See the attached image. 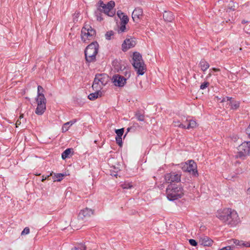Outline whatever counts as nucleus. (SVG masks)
Masks as SVG:
<instances>
[{
    "instance_id": "864d4df0",
    "label": "nucleus",
    "mask_w": 250,
    "mask_h": 250,
    "mask_svg": "<svg viewBox=\"0 0 250 250\" xmlns=\"http://www.w3.org/2000/svg\"><path fill=\"white\" fill-rule=\"evenodd\" d=\"M129 130H130V128H128L127 129V132L129 131Z\"/></svg>"
},
{
    "instance_id": "f704fd0d",
    "label": "nucleus",
    "mask_w": 250,
    "mask_h": 250,
    "mask_svg": "<svg viewBox=\"0 0 250 250\" xmlns=\"http://www.w3.org/2000/svg\"><path fill=\"white\" fill-rule=\"evenodd\" d=\"M29 232H30V229H29V228L26 227L22 231L21 234V235L28 234L29 233Z\"/></svg>"
},
{
    "instance_id": "9b49d317",
    "label": "nucleus",
    "mask_w": 250,
    "mask_h": 250,
    "mask_svg": "<svg viewBox=\"0 0 250 250\" xmlns=\"http://www.w3.org/2000/svg\"><path fill=\"white\" fill-rule=\"evenodd\" d=\"M181 174L180 172H172L165 175V179L166 182L172 184L173 182H179L181 181Z\"/></svg>"
},
{
    "instance_id": "39448f33",
    "label": "nucleus",
    "mask_w": 250,
    "mask_h": 250,
    "mask_svg": "<svg viewBox=\"0 0 250 250\" xmlns=\"http://www.w3.org/2000/svg\"><path fill=\"white\" fill-rule=\"evenodd\" d=\"M115 6V2L113 1H110L107 4H105L103 1H99L97 4V10L100 12H104L105 14L109 17H113L115 12L113 8Z\"/></svg>"
},
{
    "instance_id": "7ed1b4c3",
    "label": "nucleus",
    "mask_w": 250,
    "mask_h": 250,
    "mask_svg": "<svg viewBox=\"0 0 250 250\" xmlns=\"http://www.w3.org/2000/svg\"><path fill=\"white\" fill-rule=\"evenodd\" d=\"M132 65L138 75H143L146 71V66L142 60L141 55L137 52L133 54Z\"/></svg>"
},
{
    "instance_id": "473e14b6",
    "label": "nucleus",
    "mask_w": 250,
    "mask_h": 250,
    "mask_svg": "<svg viewBox=\"0 0 250 250\" xmlns=\"http://www.w3.org/2000/svg\"><path fill=\"white\" fill-rule=\"evenodd\" d=\"M95 15L97 17V20L99 21H101L103 20V18H102L100 13H99V11L97 10L96 11H95Z\"/></svg>"
},
{
    "instance_id": "f03ea898",
    "label": "nucleus",
    "mask_w": 250,
    "mask_h": 250,
    "mask_svg": "<svg viewBox=\"0 0 250 250\" xmlns=\"http://www.w3.org/2000/svg\"><path fill=\"white\" fill-rule=\"evenodd\" d=\"M166 194L169 201H174L181 198L184 195V190L180 185L170 184L167 188Z\"/></svg>"
},
{
    "instance_id": "603ef678",
    "label": "nucleus",
    "mask_w": 250,
    "mask_h": 250,
    "mask_svg": "<svg viewBox=\"0 0 250 250\" xmlns=\"http://www.w3.org/2000/svg\"><path fill=\"white\" fill-rule=\"evenodd\" d=\"M247 22V21H244H244H242V23H246Z\"/></svg>"
},
{
    "instance_id": "de8ad7c7",
    "label": "nucleus",
    "mask_w": 250,
    "mask_h": 250,
    "mask_svg": "<svg viewBox=\"0 0 250 250\" xmlns=\"http://www.w3.org/2000/svg\"><path fill=\"white\" fill-rule=\"evenodd\" d=\"M23 118V114H21L20 116V120L22 118Z\"/></svg>"
},
{
    "instance_id": "5701e85b",
    "label": "nucleus",
    "mask_w": 250,
    "mask_h": 250,
    "mask_svg": "<svg viewBox=\"0 0 250 250\" xmlns=\"http://www.w3.org/2000/svg\"><path fill=\"white\" fill-rule=\"evenodd\" d=\"M199 65L202 70L203 71L207 70L209 67V63L205 60H202L200 62Z\"/></svg>"
},
{
    "instance_id": "58836bf2",
    "label": "nucleus",
    "mask_w": 250,
    "mask_h": 250,
    "mask_svg": "<svg viewBox=\"0 0 250 250\" xmlns=\"http://www.w3.org/2000/svg\"><path fill=\"white\" fill-rule=\"evenodd\" d=\"M79 16V13H75L73 15V20L74 22L78 21V18Z\"/></svg>"
},
{
    "instance_id": "09e8293b",
    "label": "nucleus",
    "mask_w": 250,
    "mask_h": 250,
    "mask_svg": "<svg viewBox=\"0 0 250 250\" xmlns=\"http://www.w3.org/2000/svg\"><path fill=\"white\" fill-rule=\"evenodd\" d=\"M248 193L250 195V188L248 189Z\"/></svg>"
},
{
    "instance_id": "8fccbe9b",
    "label": "nucleus",
    "mask_w": 250,
    "mask_h": 250,
    "mask_svg": "<svg viewBox=\"0 0 250 250\" xmlns=\"http://www.w3.org/2000/svg\"><path fill=\"white\" fill-rule=\"evenodd\" d=\"M119 63V62H118V61H114V62H113V63H114V64H116V63Z\"/></svg>"
},
{
    "instance_id": "37998d69",
    "label": "nucleus",
    "mask_w": 250,
    "mask_h": 250,
    "mask_svg": "<svg viewBox=\"0 0 250 250\" xmlns=\"http://www.w3.org/2000/svg\"><path fill=\"white\" fill-rule=\"evenodd\" d=\"M21 120L20 119L18 120L16 123V127H18V125H21Z\"/></svg>"
},
{
    "instance_id": "c03bdc74",
    "label": "nucleus",
    "mask_w": 250,
    "mask_h": 250,
    "mask_svg": "<svg viewBox=\"0 0 250 250\" xmlns=\"http://www.w3.org/2000/svg\"><path fill=\"white\" fill-rule=\"evenodd\" d=\"M234 243L236 244V245H242V242H239V241L238 240H235V241L234 242Z\"/></svg>"
},
{
    "instance_id": "ea45409f",
    "label": "nucleus",
    "mask_w": 250,
    "mask_h": 250,
    "mask_svg": "<svg viewBox=\"0 0 250 250\" xmlns=\"http://www.w3.org/2000/svg\"><path fill=\"white\" fill-rule=\"evenodd\" d=\"M125 66L124 65H123V66H117V67L116 68H115V69L116 70H117L118 71L123 70L124 69V68H125Z\"/></svg>"
},
{
    "instance_id": "aec40b11",
    "label": "nucleus",
    "mask_w": 250,
    "mask_h": 250,
    "mask_svg": "<svg viewBox=\"0 0 250 250\" xmlns=\"http://www.w3.org/2000/svg\"><path fill=\"white\" fill-rule=\"evenodd\" d=\"M76 122V120L74 119V120H71L69 122H68L64 124V125L62 126V132H65L67 131L68 130L69 127L71 126L72 125H73Z\"/></svg>"
},
{
    "instance_id": "f3484780",
    "label": "nucleus",
    "mask_w": 250,
    "mask_h": 250,
    "mask_svg": "<svg viewBox=\"0 0 250 250\" xmlns=\"http://www.w3.org/2000/svg\"><path fill=\"white\" fill-rule=\"evenodd\" d=\"M213 241L208 237L205 235H201L199 238V243L204 246H210Z\"/></svg>"
},
{
    "instance_id": "dca6fc26",
    "label": "nucleus",
    "mask_w": 250,
    "mask_h": 250,
    "mask_svg": "<svg viewBox=\"0 0 250 250\" xmlns=\"http://www.w3.org/2000/svg\"><path fill=\"white\" fill-rule=\"evenodd\" d=\"M143 16V10L140 8H136L132 12V18L134 21L138 22Z\"/></svg>"
},
{
    "instance_id": "9d476101",
    "label": "nucleus",
    "mask_w": 250,
    "mask_h": 250,
    "mask_svg": "<svg viewBox=\"0 0 250 250\" xmlns=\"http://www.w3.org/2000/svg\"><path fill=\"white\" fill-rule=\"evenodd\" d=\"M196 168V164L193 160L188 161V163H186L182 167V169L184 171L191 172L192 174L195 176L198 175Z\"/></svg>"
},
{
    "instance_id": "79ce46f5",
    "label": "nucleus",
    "mask_w": 250,
    "mask_h": 250,
    "mask_svg": "<svg viewBox=\"0 0 250 250\" xmlns=\"http://www.w3.org/2000/svg\"><path fill=\"white\" fill-rule=\"evenodd\" d=\"M242 245L247 247H250V243H245L244 242H242Z\"/></svg>"
},
{
    "instance_id": "412c9836",
    "label": "nucleus",
    "mask_w": 250,
    "mask_h": 250,
    "mask_svg": "<svg viewBox=\"0 0 250 250\" xmlns=\"http://www.w3.org/2000/svg\"><path fill=\"white\" fill-rule=\"evenodd\" d=\"M96 91L94 93H90L88 96V98L90 100H94L99 97L101 96L102 93L100 91V89L95 90Z\"/></svg>"
},
{
    "instance_id": "49530a36",
    "label": "nucleus",
    "mask_w": 250,
    "mask_h": 250,
    "mask_svg": "<svg viewBox=\"0 0 250 250\" xmlns=\"http://www.w3.org/2000/svg\"><path fill=\"white\" fill-rule=\"evenodd\" d=\"M46 179V177H44V176H42V182H43V181H45Z\"/></svg>"
},
{
    "instance_id": "72a5a7b5",
    "label": "nucleus",
    "mask_w": 250,
    "mask_h": 250,
    "mask_svg": "<svg viewBox=\"0 0 250 250\" xmlns=\"http://www.w3.org/2000/svg\"><path fill=\"white\" fill-rule=\"evenodd\" d=\"M117 144L119 145L120 146L122 145V137H116L115 138Z\"/></svg>"
},
{
    "instance_id": "393cba45",
    "label": "nucleus",
    "mask_w": 250,
    "mask_h": 250,
    "mask_svg": "<svg viewBox=\"0 0 250 250\" xmlns=\"http://www.w3.org/2000/svg\"><path fill=\"white\" fill-rule=\"evenodd\" d=\"M63 176L64 174L62 173H58L57 174H55L54 176L53 177V180L54 182H60L62 179Z\"/></svg>"
},
{
    "instance_id": "a211bd4d",
    "label": "nucleus",
    "mask_w": 250,
    "mask_h": 250,
    "mask_svg": "<svg viewBox=\"0 0 250 250\" xmlns=\"http://www.w3.org/2000/svg\"><path fill=\"white\" fill-rule=\"evenodd\" d=\"M117 15L121 21V23L127 24L128 22V18L122 11L119 10L117 12Z\"/></svg>"
},
{
    "instance_id": "c85d7f7f",
    "label": "nucleus",
    "mask_w": 250,
    "mask_h": 250,
    "mask_svg": "<svg viewBox=\"0 0 250 250\" xmlns=\"http://www.w3.org/2000/svg\"><path fill=\"white\" fill-rule=\"evenodd\" d=\"M135 116L137 120L139 121H144V116L143 114H141L139 112H137L135 114Z\"/></svg>"
},
{
    "instance_id": "f257e3e1",
    "label": "nucleus",
    "mask_w": 250,
    "mask_h": 250,
    "mask_svg": "<svg viewBox=\"0 0 250 250\" xmlns=\"http://www.w3.org/2000/svg\"><path fill=\"white\" fill-rule=\"evenodd\" d=\"M216 216L231 227H235L240 222V218L237 212L229 208L218 210L216 213Z\"/></svg>"
},
{
    "instance_id": "a19ab883",
    "label": "nucleus",
    "mask_w": 250,
    "mask_h": 250,
    "mask_svg": "<svg viewBox=\"0 0 250 250\" xmlns=\"http://www.w3.org/2000/svg\"><path fill=\"white\" fill-rule=\"evenodd\" d=\"M231 248L230 246H226L222 248L220 250H231Z\"/></svg>"
},
{
    "instance_id": "7c9ffc66",
    "label": "nucleus",
    "mask_w": 250,
    "mask_h": 250,
    "mask_svg": "<svg viewBox=\"0 0 250 250\" xmlns=\"http://www.w3.org/2000/svg\"><path fill=\"white\" fill-rule=\"evenodd\" d=\"M113 34H114V33L112 31H110L107 32L105 35L106 39L108 40H110L111 38V37L113 35Z\"/></svg>"
},
{
    "instance_id": "4be33fe9",
    "label": "nucleus",
    "mask_w": 250,
    "mask_h": 250,
    "mask_svg": "<svg viewBox=\"0 0 250 250\" xmlns=\"http://www.w3.org/2000/svg\"><path fill=\"white\" fill-rule=\"evenodd\" d=\"M186 122H187L186 129L193 128L197 126V123L194 120L186 119Z\"/></svg>"
},
{
    "instance_id": "a18cd8bd",
    "label": "nucleus",
    "mask_w": 250,
    "mask_h": 250,
    "mask_svg": "<svg viewBox=\"0 0 250 250\" xmlns=\"http://www.w3.org/2000/svg\"><path fill=\"white\" fill-rule=\"evenodd\" d=\"M212 70L215 72H218V71H220V69H218V68H212Z\"/></svg>"
},
{
    "instance_id": "6e6552de",
    "label": "nucleus",
    "mask_w": 250,
    "mask_h": 250,
    "mask_svg": "<svg viewBox=\"0 0 250 250\" xmlns=\"http://www.w3.org/2000/svg\"><path fill=\"white\" fill-rule=\"evenodd\" d=\"M95 34V31L89 25H85L81 31V39L86 42L87 40H92Z\"/></svg>"
},
{
    "instance_id": "e433bc0d",
    "label": "nucleus",
    "mask_w": 250,
    "mask_h": 250,
    "mask_svg": "<svg viewBox=\"0 0 250 250\" xmlns=\"http://www.w3.org/2000/svg\"><path fill=\"white\" fill-rule=\"evenodd\" d=\"M75 248H77L78 250H85L86 247L83 244H81L79 245L77 247H76Z\"/></svg>"
},
{
    "instance_id": "b1692460",
    "label": "nucleus",
    "mask_w": 250,
    "mask_h": 250,
    "mask_svg": "<svg viewBox=\"0 0 250 250\" xmlns=\"http://www.w3.org/2000/svg\"><path fill=\"white\" fill-rule=\"evenodd\" d=\"M72 149L67 148L65 150L62 154V158L63 160L69 157V155L71 153Z\"/></svg>"
},
{
    "instance_id": "1a4fd4ad",
    "label": "nucleus",
    "mask_w": 250,
    "mask_h": 250,
    "mask_svg": "<svg viewBox=\"0 0 250 250\" xmlns=\"http://www.w3.org/2000/svg\"><path fill=\"white\" fill-rule=\"evenodd\" d=\"M36 101L37 103V107L35 113L38 115H42L46 110V99L44 96L41 95V98H36Z\"/></svg>"
},
{
    "instance_id": "4c0bfd02",
    "label": "nucleus",
    "mask_w": 250,
    "mask_h": 250,
    "mask_svg": "<svg viewBox=\"0 0 250 250\" xmlns=\"http://www.w3.org/2000/svg\"><path fill=\"white\" fill-rule=\"evenodd\" d=\"M189 243L193 246H196L197 245V242L194 239H189Z\"/></svg>"
},
{
    "instance_id": "423d86ee",
    "label": "nucleus",
    "mask_w": 250,
    "mask_h": 250,
    "mask_svg": "<svg viewBox=\"0 0 250 250\" xmlns=\"http://www.w3.org/2000/svg\"><path fill=\"white\" fill-rule=\"evenodd\" d=\"M108 76L105 74H99L95 76L92 88L95 90L102 89V87L105 85L108 81Z\"/></svg>"
},
{
    "instance_id": "3c124183",
    "label": "nucleus",
    "mask_w": 250,
    "mask_h": 250,
    "mask_svg": "<svg viewBox=\"0 0 250 250\" xmlns=\"http://www.w3.org/2000/svg\"><path fill=\"white\" fill-rule=\"evenodd\" d=\"M71 250H78V249L77 248H75H75L72 249Z\"/></svg>"
},
{
    "instance_id": "f8f14e48",
    "label": "nucleus",
    "mask_w": 250,
    "mask_h": 250,
    "mask_svg": "<svg viewBox=\"0 0 250 250\" xmlns=\"http://www.w3.org/2000/svg\"><path fill=\"white\" fill-rule=\"evenodd\" d=\"M126 79L119 75H115L112 78V83L116 86L123 87L126 83Z\"/></svg>"
},
{
    "instance_id": "20e7f679",
    "label": "nucleus",
    "mask_w": 250,
    "mask_h": 250,
    "mask_svg": "<svg viewBox=\"0 0 250 250\" xmlns=\"http://www.w3.org/2000/svg\"><path fill=\"white\" fill-rule=\"evenodd\" d=\"M99 44L97 42H93L85 48L84 54L85 60L87 62H91L96 61V56L98 52Z\"/></svg>"
},
{
    "instance_id": "c756f323",
    "label": "nucleus",
    "mask_w": 250,
    "mask_h": 250,
    "mask_svg": "<svg viewBox=\"0 0 250 250\" xmlns=\"http://www.w3.org/2000/svg\"><path fill=\"white\" fill-rule=\"evenodd\" d=\"M121 186L124 189H128L132 187V185L131 183H124V184L121 185Z\"/></svg>"
},
{
    "instance_id": "6ab92c4d",
    "label": "nucleus",
    "mask_w": 250,
    "mask_h": 250,
    "mask_svg": "<svg viewBox=\"0 0 250 250\" xmlns=\"http://www.w3.org/2000/svg\"><path fill=\"white\" fill-rule=\"evenodd\" d=\"M163 18L165 21L171 22L174 19V16L172 12L165 11L163 14Z\"/></svg>"
},
{
    "instance_id": "c9c22d12",
    "label": "nucleus",
    "mask_w": 250,
    "mask_h": 250,
    "mask_svg": "<svg viewBox=\"0 0 250 250\" xmlns=\"http://www.w3.org/2000/svg\"><path fill=\"white\" fill-rule=\"evenodd\" d=\"M209 85V83L208 82H204L202 83L200 85L201 89H204L207 88Z\"/></svg>"
},
{
    "instance_id": "4468645a",
    "label": "nucleus",
    "mask_w": 250,
    "mask_h": 250,
    "mask_svg": "<svg viewBox=\"0 0 250 250\" xmlns=\"http://www.w3.org/2000/svg\"><path fill=\"white\" fill-rule=\"evenodd\" d=\"M232 97H226L223 98L221 103L228 102V104L231 106L230 108L232 110H236L240 106V103L238 101H235L232 100Z\"/></svg>"
},
{
    "instance_id": "0eeeda50",
    "label": "nucleus",
    "mask_w": 250,
    "mask_h": 250,
    "mask_svg": "<svg viewBox=\"0 0 250 250\" xmlns=\"http://www.w3.org/2000/svg\"><path fill=\"white\" fill-rule=\"evenodd\" d=\"M250 154V141L244 142L238 147V152L235 157L244 159Z\"/></svg>"
},
{
    "instance_id": "2eb2a0df",
    "label": "nucleus",
    "mask_w": 250,
    "mask_h": 250,
    "mask_svg": "<svg viewBox=\"0 0 250 250\" xmlns=\"http://www.w3.org/2000/svg\"><path fill=\"white\" fill-rule=\"evenodd\" d=\"M136 44L134 38L126 39L122 44V50L124 52L126 51L128 49L135 46Z\"/></svg>"
},
{
    "instance_id": "2f4dec72",
    "label": "nucleus",
    "mask_w": 250,
    "mask_h": 250,
    "mask_svg": "<svg viewBox=\"0 0 250 250\" xmlns=\"http://www.w3.org/2000/svg\"><path fill=\"white\" fill-rule=\"evenodd\" d=\"M125 24H126L121 23V26L118 31L119 33H122L125 31L126 29Z\"/></svg>"
},
{
    "instance_id": "cd10ccee",
    "label": "nucleus",
    "mask_w": 250,
    "mask_h": 250,
    "mask_svg": "<svg viewBox=\"0 0 250 250\" xmlns=\"http://www.w3.org/2000/svg\"><path fill=\"white\" fill-rule=\"evenodd\" d=\"M124 132V129L123 128L115 130V133L117 134L116 137H122V135H123Z\"/></svg>"
},
{
    "instance_id": "5fc2aeb1",
    "label": "nucleus",
    "mask_w": 250,
    "mask_h": 250,
    "mask_svg": "<svg viewBox=\"0 0 250 250\" xmlns=\"http://www.w3.org/2000/svg\"><path fill=\"white\" fill-rule=\"evenodd\" d=\"M250 128V125H249V126Z\"/></svg>"
},
{
    "instance_id": "bb28decb",
    "label": "nucleus",
    "mask_w": 250,
    "mask_h": 250,
    "mask_svg": "<svg viewBox=\"0 0 250 250\" xmlns=\"http://www.w3.org/2000/svg\"><path fill=\"white\" fill-rule=\"evenodd\" d=\"M173 125L175 126H178L183 129H186V125L183 123H180L179 121H174Z\"/></svg>"
},
{
    "instance_id": "ddd939ff",
    "label": "nucleus",
    "mask_w": 250,
    "mask_h": 250,
    "mask_svg": "<svg viewBox=\"0 0 250 250\" xmlns=\"http://www.w3.org/2000/svg\"><path fill=\"white\" fill-rule=\"evenodd\" d=\"M93 214V210L88 208L81 210L79 215L78 219L84 220L90 217Z\"/></svg>"
},
{
    "instance_id": "a878e982",
    "label": "nucleus",
    "mask_w": 250,
    "mask_h": 250,
    "mask_svg": "<svg viewBox=\"0 0 250 250\" xmlns=\"http://www.w3.org/2000/svg\"><path fill=\"white\" fill-rule=\"evenodd\" d=\"M44 91L43 87L41 85H38V95L37 98H41V95L44 96V94L42 93V92Z\"/></svg>"
}]
</instances>
